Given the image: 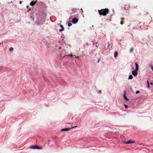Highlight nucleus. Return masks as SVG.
<instances>
[{
  "label": "nucleus",
  "mask_w": 153,
  "mask_h": 153,
  "mask_svg": "<svg viewBox=\"0 0 153 153\" xmlns=\"http://www.w3.org/2000/svg\"><path fill=\"white\" fill-rule=\"evenodd\" d=\"M109 10L108 8H105L98 10V12L100 15H102L105 16L108 14L109 12Z\"/></svg>",
  "instance_id": "nucleus-1"
},
{
  "label": "nucleus",
  "mask_w": 153,
  "mask_h": 153,
  "mask_svg": "<svg viewBox=\"0 0 153 153\" xmlns=\"http://www.w3.org/2000/svg\"><path fill=\"white\" fill-rule=\"evenodd\" d=\"M135 70L132 71V74L134 76H136L137 74V71L139 69V66L138 64L136 62L135 63Z\"/></svg>",
  "instance_id": "nucleus-2"
},
{
  "label": "nucleus",
  "mask_w": 153,
  "mask_h": 153,
  "mask_svg": "<svg viewBox=\"0 0 153 153\" xmlns=\"http://www.w3.org/2000/svg\"><path fill=\"white\" fill-rule=\"evenodd\" d=\"M135 141L134 140H129L126 142H124L123 143L126 144H131L132 143H134Z\"/></svg>",
  "instance_id": "nucleus-3"
},
{
  "label": "nucleus",
  "mask_w": 153,
  "mask_h": 153,
  "mask_svg": "<svg viewBox=\"0 0 153 153\" xmlns=\"http://www.w3.org/2000/svg\"><path fill=\"white\" fill-rule=\"evenodd\" d=\"M78 21V19L77 18H74L72 20V22L73 24H76L77 23Z\"/></svg>",
  "instance_id": "nucleus-4"
},
{
  "label": "nucleus",
  "mask_w": 153,
  "mask_h": 153,
  "mask_svg": "<svg viewBox=\"0 0 153 153\" xmlns=\"http://www.w3.org/2000/svg\"><path fill=\"white\" fill-rule=\"evenodd\" d=\"M31 148L32 149H41V148L39 146H33L31 147Z\"/></svg>",
  "instance_id": "nucleus-5"
},
{
  "label": "nucleus",
  "mask_w": 153,
  "mask_h": 153,
  "mask_svg": "<svg viewBox=\"0 0 153 153\" xmlns=\"http://www.w3.org/2000/svg\"><path fill=\"white\" fill-rule=\"evenodd\" d=\"M37 2V1H32L30 3V4L31 5L33 6Z\"/></svg>",
  "instance_id": "nucleus-6"
},
{
  "label": "nucleus",
  "mask_w": 153,
  "mask_h": 153,
  "mask_svg": "<svg viewBox=\"0 0 153 153\" xmlns=\"http://www.w3.org/2000/svg\"><path fill=\"white\" fill-rule=\"evenodd\" d=\"M70 128H64L62 129L61 130V131H68L70 130Z\"/></svg>",
  "instance_id": "nucleus-7"
},
{
  "label": "nucleus",
  "mask_w": 153,
  "mask_h": 153,
  "mask_svg": "<svg viewBox=\"0 0 153 153\" xmlns=\"http://www.w3.org/2000/svg\"><path fill=\"white\" fill-rule=\"evenodd\" d=\"M60 27H61V28H62L61 29H60L59 30V31L60 32H62V31H63V30H64V27H63V26L61 25H60Z\"/></svg>",
  "instance_id": "nucleus-8"
},
{
  "label": "nucleus",
  "mask_w": 153,
  "mask_h": 153,
  "mask_svg": "<svg viewBox=\"0 0 153 153\" xmlns=\"http://www.w3.org/2000/svg\"><path fill=\"white\" fill-rule=\"evenodd\" d=\"M125 93H126V91H125ZM123 96H124V99L125 100H126V101H127L128 100V98L126 96L125 94H124Z\"/></svg>",
  "instance_id": "nucleus-9"
},
{
  "label": "nucleus",
  "mask_w": 153,
  "mask_h": 153,
  "mask_svg": "<svg viewBox=\"0 0 153 153\" xmlns=\"http://www.w3.org/2000/svg\"><path fill=\"white\" fill-rule=\"evenodd\" d=\"M118 53L117 51H116L114 52V56L115 58H116L117 56Z\"/></svg>",
  "instance_id": "nucleus-10"
},
{
  "label": "nucleus",
  "mask_w": 153,
  "mask_h": 153,
  "mask_svg": "<svg viewBox=\"0 0 153 153\" xmlns=\"http://www.w3.org/2000/svg\"><path fill=\"white\" fill-rule=\"evenodd\" d=\"M133 78V76L132 75H130L129 76V77H128L129 79H131Z\"/></svg>",
  "instance_id": "nucleus-11"
},
{
  "label": "nucleus",
  "mask_w": 153,
  "mask_h": 153,
  "mask_svg": "<svg viewBox=\"0 0 153 153\" xmlns=\"http://www.w3.org/2000/svg\"><path fill=\"white\" fill-rule=\"evenodd\" d=\"M133 49L134 48H131L130 49V52L131 53L133 51Z\"/></svg>",
  "instance_id": "nucleus-12"
},
{
  "label": "nucleus",
  "mask_w": 153,
  "mask_h": 153,
  "mask_svg": "<svg viewBox=\"0 0 153 153\" xmlns=\"http://www.w3.org/2000/svg\"><path fill=\"white\" fill-rule=\"evenodd\" d=\"M68 26L70 27L72 25V24L71 23H68Z\"/></svg>",
  "instance_id": "nucleus-13"
},
{
  "label": "nucleus",
  "mask_w": 153,
  "mask_h": 153,
  "mask_svg": "<svg viewBox=\"0 0 153 153\" xmlns=\"http://www.w3.org/2000/svg\"><path fill=\"white\" fill-rule=\"evenodd\" d=\"M13 50V48H10L9 50L10 51H12Z\"/></svg>",
  "instance_id": "nucleus-14"
},
{
  "label": "nucleus",
  "mask_w": 153,
  "mask_h": 153,
  "mask_svg": "<svg viewBox=\"0 0 153 153\" xmlns=\"http://www.w3.org/2000/svg\"><path fill=\"white\" fill-rule=\"evenodd\" d=\"M140 91H136V94H138L139 93H140Z\"/></svg>",
  "instance_id": "nucleus-15"
},
{
  "label": "nucleus",
  "mask_w": 153,
  "mask_h": 153,
  "mask_svg": "<svg viewBox=\"0 0 153 153\" xmlns=\"http://www.w3.org/2000/svg\"><path fill=\"white\" fill-rule=\"evenodd\" d=\"M121 19L122 21H123L124 20V19L122 17L121 18Z\"/></svg>",
  "instance_id": "nucleus-16"
},
{
  "label": "nucleus",
  "mask_w": 153,
  "mask_h": 153,
  "mask_svg": "<svg viewBox=\"0 0 153 153\" xmlns=\"http://www.w3.org/2000/svg\"><path fill=\"white\" fill-rule=\"evenodd\" d=\"M123 24H124V22H122V21H121V22H120V24H121V25H123Z\"/></svg>",
  "instance_id": "nucleus-17"
},
{
  "label": "nucleus",
  "mask_w": 153,
  "mask_h": 153,
  "mask_svg": "<svg viewBox=\"0 0 153 153\" xmlns=\"http://www.w3.org/2000/svg\"><path fill=\"white\" fill-rule=\"evenodd\" d=\"M125 107L126 108H128V106L127 105H125Z\"/></svg>",
  "instance_id": "nucleus-18"
},
{
  "label": "nucleus",
  "mask_w": 153,
  "mask_h": 153,
  "mask_svg": "<svg viewBox=\"0 0 153 153\" xmlns=\"http://www.w3.org/2000/svg\"><path fill=\"white\" fill-rule=\"evenodd\" d=\"M100 59H98V61H97V63H99L100 62Z\"/></svg>",
  "instance_id": "nucleus-19"
},
{
  "label": "nucleus",
  "mask_w": 153,
  "mask_h": 153,
  "mask_svg": "<svg viewBox=\"0 0 153 153\" xmlns=\"http://www.w3.org/2000/svg\"><path fill=\"white\" fill-rule=\"evenodd\" d=\"M69 56H71V57H72L73 55L72 54V53H71V54L69 55Z\"/></svg>",
  "instance_id": "nucleus-20"
},
{
  "label": "nucleus",
  "mask_w": 153,
  "mask_h": 153,
  "mask_svg": "<svg viewBox=\"0 0 153 153\" xmlns=\"http://www.w3.org/2000/svg\"><path fill=\"white\" fill-rule=\"evenodd\" d=\"M150 84L151 85H153V83L152 82H151L150 83Z\"/></svg>",
  "instance_id": "nucleus-21"
},
{
  "label": "nucleus",
  "mask_w": 153,
  "mask_h": 153,
  "mask_svg": "<svg viewBox=\"0 0 153 153\" xmlns=\"http://www.w3.org/2000/svg\"><path fill=\"white\" fill-rule=\"evenodd\" d=\"M62 48V47H60L59 48V49H61Z\"/></svg>",
  "instance_id": "nucleus-22"
},
{
  "label": "nucleus",
  "mask_w": 153,
  "mask_h": 153,
  "mask_svg": "<svg viewBox=\"0 0 153 153\" xmlns=\"http://www.w3.org/2000/svg\"><path fill=\"white\" fill-rule=\"evenodd\" d=\"M151 68L152 70L153 71V67L152 65H151Z\"/></svg>",
  "instance_id": "nucleus-23"
},
{
  "label": "nucleus",
  "mask_w": 153,
  "mask_h": 153,
  "mask_svg": "<svg viewBox=\"0 0 153 153\" xmlns=\"http://www.w3.org/2000/svg\"><path fill=\"white\" fill-rule=\"evenodd\" d=\"M147 87L149 88V84L147 85Z\"/></svg>",
  "instance_id": "nucleus-24"
},
{
  "label": "nucleus",
  "mask_w": 153,
  "mask_h": 153,
  "mask_svg": "<svg viewBox=\"0 0 153 153\" xmlns=\"http://www.w3.org/2000/svg\"><path fill=\"white\" fill-rule=\"evenodd\" d=\"M22 1H19L20 4H21L22 3Z\"/></svg>",
  "instance_id": "nucleus-25"
},
{
  "label": "nucleus",
  "mask_w": 153,
  "mask_h": 153,
  "mask_svg": "<svg viewBox=\"0 0 153 153\" xmlns=\"http://www.w3.org/2000/svg\"><path fill=\"white\" fill-rule=\"evenodd\" d=\"M147 84L148 85V84H149V81H148L147 82Z\"/></svg>",
  "instance_id": "nucleus-26"
},
{
  "label": "nucleus",
  "mask_w": 153,
  "mask_h": 153,
  "mask_svg": "<svg viewBox=\"0 0 153 153\" xmlns=\"http://www.w3.org/2000/svg\"><path fill=\"white\" fill-rule=\"evenodd\" d=\"M28 9L29 11L30 10H31L30 8H28Z\"/></svg>",
  "instance_id": "nucleus-27"
},
{
  "label": "nucleus",
  "mask_w": 153,
  "mask_h": 153,
  "mask_svg": "<svg viewBox=\"0 0 153 153\" xmlns=\"http://www.w3.org/2000/svg\"><path fill=\"white\" fill-rule=\"evenodd\" d=\"M77 126H74V127H72V128H75V127H77Z\"/></svg>",
  "instance_id": "nucleus-28"
},
{
  "label": "nucleus",
  "mask_w": 153,
  "mask_h": 153,
  "mask_svg": "<svg viewBox=\"0 0 153 153\" xmlns=\"http://www.w3.org/2000/svg\"><path fill=\"white\" fill-rule=\"evenodd\" d=\"M101 90L100 91H99V93H101Z\"/></svg>",
  "instance_id": "nucleus-29"
},
{
  "label": "nucleus",
  "mask_w": 153,
  "mask_h": 153,
  "mask_svg": "<svg viewBox=\"0 0 153 153\" xmlns=\"http://www.w3.org/2000/svg\"><path fill=\"white\" fill-rule=\"evenodd\" d=\"M27 8L28 9L29 8V6H27Z\"/></svg>",
  "instance_id": "nucleus-30"
}]
</instances>
